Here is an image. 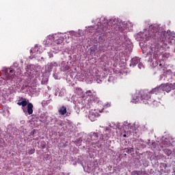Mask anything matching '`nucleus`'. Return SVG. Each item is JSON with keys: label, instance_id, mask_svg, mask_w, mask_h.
Masks as SVG:
<instances>
[{"label": "nucleus", "instance_id": "22", "mask_svg": "<svg viewBox=\"0 0 175 175\" xmlns=\"http://www.w3.org/2000/svg\"><path fill=\"white\" fill-rule=\"evenodd\" d=\"M55 42L57 44H61V43H62V39L57 40Z\"/></svg>", "mask_w": 175, "mask_h": 175}, {"label": "nucleus", "instance_id": "23", "mask_svg": "<svg viewBox=\"0 0 175 175\" xmlns=\"http://www.w3.org/2000/svg\"><path fill=\"white\" fill-rule=\"evenodd\" d=\"M24 98L23 97H19V100H18V103H21L23 100Z\"/></svg>", "mask_w": 175, "mask_h": 175}, {"label": "nucleus", "instance_id": "31", "mask_svg": "<svg viewBox=\"0 0 175 175\" xmlns=\"http://www.w3.org/2000/svg\"><path fill=\"white\" fill-rule=\"evenodd\" d=\"M138 66L140 67V64H139Z\"/></svg>", "mask_w": 175, "mask_h": 175}, {"label": "nucleus", "instance_id": "2", "mask_svg": "<svg viewBox=\"0 0 175 175\" xmlns=\"http://www.w3.org/2000/svg\"><path fill=\"white\" fill-rule=\"evenodd\" d=\"M163 92V89H162L161 85L159 86H157L152 90V91L144 93L142 95V98H149V99H151V98H154L155 95H159V94H162Z\"/></svg>", "mask_w": 175, "mask_h": 175}, {"label": "nucleus", "instance_id": "8", "mask_svg": "<svg viewBox=\"0 0 175 175\" xmlns=\"http://www.w3.org/2000/svg\"><path fill=\"white\" fill-rule=\"evenodd\" d=\"M47 118H49V116H46L44 113H41L39 117L40 122H42L43 124H49V122H50V121H49Z\"/></svg>", "mask_w": 175, "mask_h": 175}, {"label": "nucleus", "instance_id": "11", "mask_svg": "<svg viewBox=\"0 0 175 175\" xmlns=\"http://www.w3.org/2000/svg\"><path fill=\"white\" fill-rule=\"evenodd\" d=\"M139 62H140V60L139 59V58L134 57L131 59V66H136V65H137Z\"/></svg>", "mask_w": 175, "mask_h": 175}, {"label": "nucleus", "instance_id": "13", "mask_svg": "<svg viewBox=\"0 0 175 175\" xmlns=\"http://www.w3.org/2000/svg\"><path fill=\"white\" fill-rule=\"evenodd\" d=\"M99 137V135H98V133H93L91 135V140L92 142H96Z\"/></svg>", "mask_w": 175, "mask_h": 175}, {"label": "nucleus", "instance_id": "9", "mask_svg": "<svg viewBox=\"0 0 175 175\" xmlns=\"http://www.w3.org/2000/svg\"><path fill=\"white\" fill-rule=\"evenodd\" d=\"M163 92L165 91V92H170L172 91V88L170 86V83L161 84Z\"/></svg>", "mask_w": 175, "mask_h": 175}, {"label": "nucleus", "instance_id": "20", "mask_svg": "<svg viewBox=\"0 0 175 175\" xmlns=\"http://www.w3.org/2000/svg\"><path fill=\"white\" fill-rule=\"evenodd\" d=\"M31 65H28L27 66V68H25L26 72H28V75H29V73H31V71H29L31 69Z\"/></svg>", "mask_w": 175, "mask_h": 175}, {"label": "nucleus", "instance_id": "24", "mask_svg": "<svg viewBox=\"0 0 175 175\" xmlns=\"http://www.w3.org/2000/svg\"><path fill=\"white\" fill-rule=\"evenodd\" d=\"M22 109L23 110V113H27V109L25 108V107H22Z\"/></svg>", "mask_w": 175, "mask_h": 175}, {"label": "nucleus", "instance_id": "16", "mask_svg": "<svg viewBox=\"0 0 175 175\" xmlns=\"http://www.w3.org/2000/svg\"><path fill=\"white\" fill-rule=\"evenodd\" d=\"M151 50L154 55H158V53H159V49H158L155 47H152Z\"/></svg>", "mask_w": 175, "mask_h": 175}, {"label": "nucleus", "instance_id": "5", "mask_svg": "<svg viewBox=\"0 0 175 175\" xmlns=\"http://www.w3.org/2000/svg\"><path fill=\"white\" fill-rule=\"evenodd\" d=\"M146 94V92H143L141 94H138L132 100L133 103H144V98H143V94Z\"/></svg>", "mask_w": 175, "mask_h": 175}, {"label": "nucleus", "instance_id": "17", "mask_svg": "<svg viewBox=\"0 0 175 175\" xmlns=\"http://www.w3.org/2000/svg\"><path fill=\"white\" fill-rule=\"evenodd\" d=\"M124 150L127 154H131L132 152V151H133V148H125Z\"/></svg>", "mask_w": 175, "mask_h": 175}, {"label": "nucleus", "instance_id": "29", "mask_svg": "<svg viewBox=\"0 0 175 175\" xmlns=\"http://www.w3.org/2000/svg\"><path fill=\"white\" fill-rule=\"evenodd\" d=\"M10 77H13V75H10Z\"/></svg>", "mask_w": 175, "mask_h": 175}, {"label": "nucleus", "instance_id": "27", "mask_svg": "<svg viewBox=\"0 0 175 175\" xmlns=\"http://www.w3.org/2000/svg\"><path fill=\"white\" fill-rule=\"evenodd\" d=\"M123 137H126V134H124Z\"/></svg>", "mask_w": 175, "mask_h": 175}, {"label": "nucleus", "instance_id": "12", "mask_svg": "<svg viewBox=\"0 0 175 175\" xmlns=\"http://www.w3.org/2000/svg\"><path fill=\"white\" fill-rule=\"evenodd\" d=\"M18 106H22V107H25L28 105V101H27V98H24L21 103H17Z\"/></svg>", "mask_w": 175, "mask_h": 175}, {"label": "nucleus", "instance_id": "4", "mask_svg": "<svg viewBox=\"0 0 175 175\" xmlns=\"http://www.w3.org/2000/svg\"><path fill=\"white\" fill-rule=\"evenodd\" d=\"M99 113H100V111H98V109H92L89 114V119L90 121H96L98 117L100 116Z\"/></svg>", "mask_w": 175, "mask_h": 175}, {"label": "nucleus", "instance_id": "6", "mask_svg": "<svg viewBox=\"0 0 175 175\" xmlns=\"http://www.w3.org/2000/svg\"><path fill=\"white\" fill-rule=\"evenodd\" d=\"M58 113L59 116H65V114H66L67 117H69V116H70V112H68V111L66 110V107L65 105H62L59 108Z\"/></svg>", "mask_w": 175, "mask_h": 175}, {"label": "nucleus", "instance_id": "15", "mask_svg": "<svg viewBox=\"0 0 175 175\" xmlns=\"http://www.w3.org/2000/svg\"><path fill=\"white\" fill-rule=\"evenodd\" d=\"M105 23H104L105 25H102V26H101V27H102V29L98 30V32H104V31H105V28H106V27H107V24H108L107 20L105 21Z\"/></svg>", "mask_w": 175, "mask_h": 175}, {"label": "nucleus", "instance_id": "26", "mask_svg": "<svg viewBox=\"0 0 175 175\" xmlns=\"http://www.w3.org/2000/svg\"><path fill=\"white\" fill-rule=\"evenodd\" d=\"M107 107H110V104H107Z\"/></svg>", "mask_w": 175, "mask_h": 175}, {"label": "nucleus", "instance_id": "7", "mask_svg": "<svg viewBox=\"0 0 175 175\" xmlns=\"http://www.w3.org/2000/svg\"><path fill=\"white\" fill-rule=\"evenodd\" d=\"M54 40H55L54 36H48L46 40L44 41V44H45V46H47L49 47V46H51V44H53Z\"/></svg>", "mask_w": 175, "mask_h": 175}, {"label": "nucleus", "instance_id": "10", "mask_svg": "<svg viewBox=\"0 0 175 175\" xmlns=\"http://www.w3.org/2000/svg\"><path fill=\"white\" fill-rule=\"evenodd\" d=\"M27 113L29 116L33 113V105L32 103H29L27 105Z\"/></svg>", "mask_w": 175, "mask_h": 175}, {"label": "nucleus", "instance_id": "30", "mask_svg": "<svg viewBox=\"0 0 175 175\" xmlns=\"http://www.w3.org/2000/svg\"><path fill=\"white\" fill-rule=\"evenodd\" d=\"M159 66H162V64H159Z\"/></svg>", "mask_w": 175, "mask_h": 175}, {"label": "nucleus", "instance_id": "3", "mask_svg": "<svg viewBox=\"0 0 175 175\" xmlns=\"http://www.w3.org/2000/svg\"><path fill=\"white\" fill-rule=\"evenodd\" d=\"M144 105H150L152 107H159L161 106V102L157 101L154 98H150V97L143 98Z\"/></svg>", "mask_w": 175, "mask_h": 175}, {"label": "nucleus", "instance_id": "14", "mask_svg": "<svg viewBox=\"0 0 175 175\" xmlns=\"http://www.w3.org/2000/svg\"><path fill=\"white\" fill-rule=\"evenodd\" d=\"M87 96H89L90 98H94V96H95V92L92 93V92L91 90H88L85 92Z\"/></svg>", "mask_w": 175, "mask_h": 175}, {"label": "nucleus", "instance_id": "28", "mask_svg": "<svg viewBox=\"0 0 175 175\" xmlns=\"http://www.w3.org/2000/svg\"><path fill=\"white\" fill-rule=\"evenodd\" d=\"M164 147H167V144H164Z\"/></svg>", "mask_w": 175, "mask_h": 175}, {"label": "nucleus", "instance_id": "25", "mask_svg": "<svg viewBox=\"0 0 175 175\" xmlns=\"http://www.w3.org/2000/svg\"><path fill=\"white\" fill-rule=\"evenodd\" d=\"M10 73H14V70H10Z\"/></svg>", "mask_w": 175, "mask_h": 175}, {"label": "nucleus", "instance_id": "21", "mask_svg": "<svg viewBox=\"0 0 175 175\" xmlns=\"http://www.w3.org/2000/svg\"><path fill=\"white\" fill-rule=\"evenodd\" d=\"M170 85L171 87V90H175V82L173 83H170Z\"/></svg>", "mask_w": 175, "mask_h": 175}, {"label": "nucleus", "instance_id": "18", "mask_svg": "<svg viewBox=\"0 0 175 175\" xmlns=\"http://www.w3.org/2000/svg\"><path fill=\"white\" fill-rule=\"evenodd\" d=\"M35 148H30V149H29V150H28V154H29V155H32V154H35Z\"/></svg>", "mask_w": 175, "mask_h": 175}, {"label": "nucleus", "instance_id": "19", "mask_svg": "<svg viewBox=\"0 0 175 175\" xmlns=\"http://www.w3.org/2000/svg\"><path fill=\"white\" fill-rule=\"evenodd\" d=\"M165 152L167 155H172V150L170 149H165Z\"/></svg>", "mask_w": 175, "mask_h": 175}, {"label": "nucleus", "instance_id": "1", "mask_svg": "<svg viewBox=\"0 0 175 175\" xmlns=\"http://www.w3.org/2000/svg\"><path fill=\"white\" fill-rule=\"evenodd\" d=\"M148 36L150 39H154L157 42H162V47L167 49V43H170V35L166 32L158 31V28L153 27L148 31Z\"/></svg>", "mask_w": 175, "mask_h": 175}]
</instances>
